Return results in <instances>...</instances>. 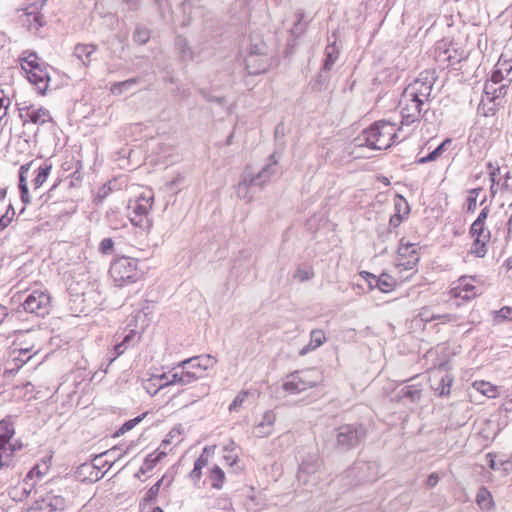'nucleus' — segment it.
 I'll return each mask as SVG.
<instances>
[{
	"mask_svg": "<svg viewBox=\"0 0 512 512\" xmlns=\"http://www.w3.org/2000/svg\"><path fill=\"white\" fill-rule=\"evenodd\" d=\"M14 215H15V211L13 210L12 206L9 205L5 214L0 217V231H3L5 228H7L11 224V222L13 221Z\"/></svg>",
	"mask_w": 512,
	"mask_h": 512,
	"instance_id": "nucleus-40",
	"label": "nucleus"
},
{
	"mask_svg": "<svg viewBox=\"0 0 512 512\" xmlns=\"http://www.w3.org/2000/svg\"><path fill=\"white\" fill-rule=\"evenodd\" d=\"M439 482V476L437 473H432L429 475L428 479H427V486L429 487H434L438 484Z\"/></svg>",
	"mask_w": 512,
	"mask_h": 512,
	"instance_id": "nucleus-55",
	"label": "nucleus"
},
{
	"mask_svg": "<svg viewBox=\"0 0 512 512\" xmlns=\"http://www.w3.org/2000/svg\"><path fill=\"white\" fill-rule=\"evenodd\" d=\"M432 85L424 80L416 79L403 91L399 109L402 115V124L409 125L420 118L423 104L428 101Z\"/></svg>",
	"mask_w": 512,
	"mask_h": 512,
	"instance_id": "nucleus-1",
	"label": "nucleus"
},
{
	"mask_svg": "<svg viewBox=\"0 0 512 512\" xmlns=\"http://www.w3.org/2000/svg\"><path fill=\"white\" fill-rule=\"evenodd\" d=\"M314 275L312 267H299L294 274V277L301 282L311 279Z\"/></svg>",
	"mask_w": 512,
	"mask_h": 512,
	"instance_id": "nucleus-37",
	"label": "nucleus"
},
{
	"mask_svg": "<svg viewBox=\"0 0 512 512\" xmlns=\"http://www.w3.org/2000/svg\"><path fill=\"white\" fill-rule=\"evenodd\" d=\"M437 378L439 381L434 386L435 392L440 396L449 395L454 381V376L451 373H446L445 375Z\"/></svg>",
	"mask_w": 512,
	"mask_h": 512,
	"instance_id": "nucleus-24",
	"label": "nucleus"
},
{
	"mask_svg": "<svg viewBox=\"0 0 512 512\" xmlns=\"http://www.w3.org/2000/svg\"><path fill=\"white\" fill-rule=\"evenodd\" d=\"M507 226H508V235L512 236V215L510 216V218L508 220Z\"/></svg>",
	"mask_w": 512,
	"mask_h": 512,
	"instance_id": "nucleus-59",
	"label": "nucleus"
},
{
	"mask_svg": "<svg viewBox=\"0 0 512 512\" xmlns=\"http://www.w3.org/2000/svg\"><path fill=\"white\" fill-rule=\"evenodd\" d=\"M108 274L113 284L122 288L140 281L144 271L140 268V259L123 255L112 260Z\"/></svg>",
	"mask_w": 512,
	"mask_h": 512,
	"instance_id": "nucleus-5",
	"label": "nucleus"
},
{
	"mask_svg": "<svg viewBox=\"0 0 512 512\" xmlns=\"http://www.w3.org/2000/svg\"><path fill=\"white\" fill-rule=\"evenodd\" d=\"M9 317L8 308L2 304H0V325L4 322L5 319Z\"/></svg>",
	"mask_w": 512,
	"mask_h": 512,
	"instance_id": "nucleus-56",
	"label": "nucleus"
},
{
	"mask_svg": "<svg viewBox=\"0 0 512 512\" xmlns=\"http://www.w3.org/2000/svg\"><path fill=\"white\" fill-rule=\"evenodd\" d=\"M405 395L412 400H418L421 396V389L417 386H408Z\"/></svg>",
	"mask_w": 512,
	"mask_h": 512,
	"instance_id": "nucleus-50",
	"label": "nucleus"
},
{
	"mask_svg": "<svg viewBox=\"0 0 512 512\" xmlns=\"http://www.w3.org/2000/svg\"><path fill=\"white\" fill-rule=\"evenodd\" d=\"M495 130L492 127H477L470 137V142L481 149H489L494 143Z\"/></svg>",
	"mask_w": 512,
	"mask_h": 512,
	"instance_id": "nucleus-17",
	"label": "nucleus"
},
{
	"mask_svg": "<svg viewBox=\"0 0 512 512\" xmlns=\"http://www.w3.org/2000/svg\"><path fill=\"white\" fill-rule=\"evenodd\" d=\"M378 282L377 288L381 292L390 293L396 288L398 280L387 273H382L379 276Z\"/></svg>",
	"mask_w": 512,
	"mask_h": 512,
	"instance_id": "nucleus-27",
	"label": "nucleus"
},
{
	"mask_svg": "<svg viewBox=\"0 0 512 512\" xmlns=\"http://www.w3.org/2000/svg\"><path fill=\"white\" fill-rule=\"evenodd\" d=\"M479 110L486 117L494 116L496 114L495 107L493 105L487 107V104L484 101L481 102V104L479 106Z\"/></svg>",
	"mask_w": 512,
	"mask_h": 512,
	"instance_id": "nucleus-52",
	"label": "nucleus"
},
{
	"mask_svg": "<svg viewBox=\"0 0 512 512\" xmlns=\"http://www.w3.org/2000/svg\"><path fill=\"white\" fill-rule=\"evenodd\" d=\"M402 132L396 123L380 120L364 131V137L369 147L381 150L402 141L406 137Z\"/></svg>",
	"mask_w": 512,
	"mask_h": 512,
	"instance_id": "nucleus-4",
	"label": "nucleus"
},
{
	"mask_svg": "<svg viewBox=\"0 0 512 512\" xmlns=\"http://www.w3.org/2000/svg\"><path fill=\"white\" fill-rule=\"evenodd\" d=\"M320 379L317 369L309 368L290 374L283 384L285 391L298 393L315 386Z\"/></svg>",
	"mask_w": 512,
	"mask_h": 512,
	"instance_id": "nucleus-13",
	"label": "nucleus"
},
{
	"mask_svg": "<svg viewBox=\"0 0 512 512\" xmlns=\"http://www.w3.org/2000/svg\"><path fill=\"white\" fill-rule=\"evenodd\" d=\"M41 16L38 13H24L20 17L23 25H27L29 29H38L42 24L40 22Z\"/></svg>",
	"mask_w": 512,
	"mask_h": 512,
	"instance_id": "nucleus-31",
	"label": "nucleus"
},
{
	"mask_svg": "<svg viewBox=\"0 0 512 512\" xmlns=\"http://www.w3.org/2000/svg\"><path fill=\"white\" fill-rule=\"evenodd\" d=\"M153 512H163V510L160 507H155Z\"/></svg>",
	"mask_w": 512,
	"mask_h": 512,
	"instance_id": "nucleus-61",
	"label": "nucleus"
},
{
	"mask_svg": "<svg viewBox=\"0 0 512 512\" xmlns=\"http://www.w3.org/2000/svg\"><path fill=\"white\" fill-rule=\"evenodd\" d=\"M224 452H225V454H224L223 458H224L225 463L228 466L232 467L238 463L239 454L235 447H226L224 449Z\"/></svg>",
	"mask_w": 512,
	"mask_h": 512,
	"instance_id": "nucleus-35",
	"label": "nucleus"
},
{
	"mask_svg": "<svg viewBox=\"0 0 512 512\" xmlns=\"http://www.w3.org/2000/svg\"><path fill=\"white\" fill-rule=\"evenodd\" d=\"M338 444L347 448L354 447L360 443L358 429L352 425H343L339 428L337 435Z\"/></svg>",
	"mask_w": 512,
	"mask_h": 512,
	"instance_id": "nucleus-18",
	"label": "nucleus"
},
{
	"mask_svg": "<svg viewBox=\"0 0 512 512\" xmlns=\"http://www.w3.org/2000/svg\"><path fill=\"white\" fill-rule=\"evenodd\" d=\"M489 213V207H484L470 228V234L473 238L470 252L477 257L485 256L487 253V245L491 239V232L486 227V220L489 216Z\"/></svg>",
	"mask_w": 512,
	"mask_h": 512,
	"instance_id": "nucleus-11",
	"label": "nucleus"
},
{
	"mask_svg": "<svg viewBox=\"0 0 512 512\" xmlns=\"http://www.w3.org/2000/svg\"><path fill=\"white\" fill-rule=\"evenodd\" d=\"M494 319L497 321L512 320V307L504 306L494 313Z\"/></svg>",
	"mask_w": 512,
	"mask_h": 512,
	"instance_id": "nucleus-43",
	"label": "nucleus"
},
{
	"mask_svg": "<svg viewBox=\"0 0 512 512\" xmlns=\"http://www.w3.org/2000/svg\"><path fill=\"white\" fill-rule=\"evenodd\" d=\"M51 304V297L47 290L36 289L24 300L23 308L26 312L44 316L48 313Z\"/></svg>",
	"mask_w": 512,
	"mask_h": 512,
	"instance_id": "nucleus-14",
	"label": "nucleus"
},
{
	"mask_svg": "<svg viewBox=\"0 0 512 512\" xmlns=\"http://www.w3.org/2000/svg\"><path fill=\"white\" fill-rule=\"evenodd\" d=\"M419 316L421 317V319L423 321H426V322H429V321H432V320H435V319L439 318L438 316H435V315L430 316L428 314V309L427 308H422V310L419 313Z\"/></svg>",
	"mask_w": 512,
	"mask_h": 512,
	"instance_id": "nucleus-54",
	"label": "nucleus"
},
{
	"mask_svg": "<svg viewBox=\"0 0 512 512\" xmlns=\"http://www.w3.org/2000/svg\"><path fill=\"white\" fill-rule=\"evenodd\" d=\"M15 429L11 417L0 421V468L10 465L14 453L22 448V444L14 440Z\"/></svg>",
	"mask_w": 512,
	"mask_h": 512,
	"instance_id": "nucleus-12",
	"label": "nucleus"
},
{
	"mask_svg": "<svg viewBox=\"0 0 512 512\" xmlns=\"http://www.w3.org/2000/svg\"><path fill=\"white\" fill-rule=\"evenodd\" d=\"M476 502L482 510H491L494 506L490 491L484 487L479 489Z\"/></svg>",
	"mask_w": 512,
	"mask_h": 512,
	"instance_id": "nucleus-28",
	"label": "nucleus"
},
{
	"mask_svg": "<svg viewBox=\"0 0 512 512\" xmlns=\"http://www.w3.org/2000/svg\"><path fill=\"white\" fill-rule=\"evenodd\" d=\"M472 387L477 392H479L480 394H482L483 396L488 397V398H496L500 394L498 386H496L488 381H485V380L474 381L472 383Z\"/></svg>",
	"mask_w": 512,
	"mask_h": 512,
	"instance_id": "nucleus-22",
	"label": "nucleus"
},
{
	"mask_svg": "<svg viewBox=\"0 0 512 512\" xmlns=\"http://www.w3.org/2000/svg\"><path fill=\"white\" fill-rule=\"evenodd\" d=\"M504 79H507L506 76H504L503 71L499 68V66L496 64L495 69L491 75L490 81L493 84H498L502 82Z\"/></svg>",
	"mask_w": 512,
	"mask_h": 512,
	"instance_id": "nucleus-48",
	"label": "nucleus"
},
{
	"mask_svg": "<svg viewBox=\"0 0 512 512\" xmlns=\"http://www.w3.org/2000/svg\"><path fill=\"white\" fill-rule=\"evenodd\" d=\"M19 64L24 71L27 80L36 87L38 93L44 96L49 88V65L35 52L24 51L19 56Z\"/></svg>",
	"mask_w": 512,
	"mask_h": 512,
	"instance_id": "nucleus-3",
	"label": "nucleus"
},
{
	"mask_svg": "<svg viewBox=\"0 0 512 512\" xmlns=\"http://www.w3.org/2000/svg\"><path fill=\"white\" fill-rule=\"evenodd\" d=\"M129 338H130V336H129V335H128V336H126V337H125V339H124V341H123L122 343H119V344H117V345L114 347L115 356H114V358H113L112 360H114L115 358L119 357L120 355H122V354L124 353V351H125L124 343H125L126 341H128V340H129Z\"/></svg>",
	"mask_w": 512,
	"mask_h": 512,
	"instance_id": "nucleus-53",
	"label": "nucleus"
},
{
	"mask_svg": "<svg viewBox=\"0 0 512 512\" xmlns=\"http://www.w3.org/2000/svg\"><path fill=\"white\" fill-rule=\"evenodd\" d=\"M360 276L368 283L370 289L377 288L379 276L367 271L360 272Z\"/></svg>",
	"mask_w": 512,
	"mask_h": 512,
	"instance_id": "nucleus-46",
	"label": "nucleus"
},
{
	"mask_svg": "<svg viewBox=\"0 0 512 512\" xmlns=\"http://www.w3.org/2000/svg\"><path fill=\"white\" fill-rule=\"evenodd\" d=\"M208 478L214 489H221L225 482V473L219 466L215 465L210 469Z\"/></svg>",
	"mask_w": 512,
	"mask_h": 512,
	"instance_id": "nucleus-29",
	"label": "nucleus"
},
{
	"mask_svg": "<svg viewBox=\"0 0 512 512\" xmlns=\"http://www.w3.org/2000/svg\"><path fill=\"white\" fill-rule=\"evenodd\" d=\"M0 194H1V197H5V192L0 191Z\"/></svg>",
	"mask_w": 512,
	"mask_h": 512,
	"instance_id": "nucleus-63",
	"label": "nucleus"
},
{
	"mask_svg": "<svg viewBox=\"0 0 512 512\" xmlns=\"http://www.w3.org/2000/svg\"><path fill=\"white\" fill-rule=\"evenodd\" d=\"M215 363V358L210 355L186 359L180 364L181 370L175 371L166 384H189L202 377Z\"/></svg>",
	"mask_w": 512,
	"mask_h": 512,
	"instance_id": "nucleus-7",
	"label": "nucleus"
},
{
	"mask_svg": "<svg viewBox=\"0 0 512 512\" xmlns=\"http://www.w3.org/2000/svg\"><path fill=\"white\" fill-rule=\"evenodd\" d=\"M248 395H249L248 391H246V390L240 391L236 395L234 400L231 402V404L229 405V411L232 412V411L238 410L244 404Z\"/></svg>",
	"mask_w": 512,
	"mask_h": 512,
	"instance_id": "nucleus-36",
	"label": "nucleus"
},
{
	"mask_svg": "<svg viewBox=\"0 0 512 512\" xmlns=\"http://www.w3.org/2000/svg\"><path fill=\"white\" fill-rule=\"evenodd\" d=\"M146 416V413L142 414L141 416H138L136 418L130 419L126 421L118 430L117 435L124 434L131 429H133L138 423H140L143 418Z\"/></svg>",
	"mask_w": 512,
	"mask_h": 512,
	"instance_id": "nucleus-38",
	"label": "nucleus"
},
{
	"mask_svg": "<svg viewBox=\"0 0 512 512\" xmlns=\"http://www.w3.org/2000/svg\"><path fill=\"white\" fill-rule=\"evenodd\" d=\"M497 65L503 71L504 76H506L508 80H512V59L508 60L501 57Z\"/></svg>",
	"mask_w": 512,
	"mask_h": 512,
	"instance_id": "nucleus-39",
	"label": "nucleus"
},
{
	"mask_svg": "<svg viewBox=\"0 0 512 512\" xmlns=\"http://www.w3.org/2000/svg\"><path fill=\"white\" fill-rule=\"evenodd\" d=\"M13 346V354H17V356H14L11 368L5 370L3 377L6 385H12L13 388H18V385L14 384L12 379L18 370L32 357V355H29L26 358H23L22 356L31 352L37 354L39 349H36L34 340L27 335L18 337L14 341Z\"/></svg>",
	"mask_w": 512,
	"mask_h": 512,
	"instance_id": "nucleus-10",
	"label": "nucleus"
},
{
	"mask_svg": "<svg viewBox=\"0 0 512 512\" xmlns=\"http://www.w3.org/2000/svg\"><path fill=\"white\" fill-rule=\"evenodd\" d=\"M166 456V453L161 451V452H154V453H151L147 458H146V463L148 464V467L149 468H152L154 467L159 461H161L164 457Z\"/></svg>",
	"mask_w": 512,
	"mask_h": 512,
	"instance_id": "nucleus-47",
	"label": "nucleus"
},
{
	"mask_svg": "<svg viewBox=\"0 0 512 512\" xmlns=\"http://www.w3.org/2000/svg\"><path fill=\"white\" fill-rule=\"evenodd\" d=\"M99 252L102 255H109L114 251V241L112 238H104L99 243L98 247Z\"/></svg>",
	"mask_w": 512,
	"mask_h": 512,
	"instance_id": "nucleus-41",
	"label": "nucleus"
},
{
	"mask_svg": "<svg viewBox=\"0 0 512 512\" xmlns=\"http://www.w3.org/2000/svg\"><path fill=\"white\" fill-rule=\"evenodd\" d=\"M438 61L446 62L448 65L459 63L464 58L463 51L455 47L453 43H442L437 47Z\"/></svg>",
	"mask_w": 512,
	"mask_h": 512,
	"instance_id": "nucleus-15",
	"label": "nucleus"
},
{
	"mask_svg": "<svg viewBox=\"0 0 512 512\" xmlns=\"http://www.w3.org/2000/svg\"><path fill=\"white\" fill-rule=\"evenodd\" d=\"M481 191L480 188L472 189L469 191V196L467 199V210L469 212H474L477 206V197L479 192Z\"/></svg>",
	"mask_w": 512,
	"mask_h": 512,
	"instance_id": "nucleus-44",
	"label": "nucleus"
},
{
	"mask_svg": "<svg viewBox=\"0 0 512 512\" xmlns=\"http://www.w3.org/2000/svg\"><path fill=\"white\" fill-rule=\"evenodd\" d=\"M52 465V457L48 456L37 462L34 467L28 472L26 479L30 481H38L45 476Z\"/></svg>",
	"mask_w": 512,
	"mask_h": 512,
	"instance_id": "nucleus-20",
	"label": "nucleus"
},
{
	"mask_svg": "<svg viewBox=\"0 0 512 512\" xmlns=\"http://www.w3.org/2000/svg\"><path fill=\"white\" fill-rule=\"evenodd\" d=\"M52 170V165L43 163L35 166V161H29L19 168V190L21 201L24 204L31 203L32 197L29 192L28 180H31L32 189L37 191L47 181Z\"/></svg>",
	"mask_w": 512,
	"mask_h": 512,
	"instance_id": "nucleus-6",
	"label": "nucleus"
},
{
	"mask_svg": "<svg viewBox=\"0 0 512 512\" xmlns=\"http://www.w3.org/2000/svg\"><path fill=\"white\" fill-rule=\"evenodd\" d=\"M506 276L512 282V256L506 261Z\"/></svg>",
	"mask_w": 512,
	"mask_h": 512,
	"instance_id": "nucleus-57",
	"label": "nucleus"
},
{
	"mask_svg": "<svg viewBox=\"0 0 512 512\" xmlns=\"http://www.w3.org/2000/svg\"><path fill=\"white\" fill-rule=\"evenodd\" d=\"M492 87L489 84L485 85V94L488 96L490 104L497 98L503 97L507 94L506 85H501L498 88L491 90Z\"/></svg>",
	"mask_w": 512,
	"mask_h": 512,
	"instance_id": "nucleus-34",
	"label": "nucleus"
},
{
	"mask_svg": "<svg viewBox=\"0 0 512 512\" xmlns=\"http://www.w3.org/2000/svg\"><path fill=\"white\" fill-rule=\"evenodd\" d=\"M482 281L477 276L462 275L454 280L449 287V298L462 305L473 301L482 294Z\"/></svg>",
	"mask_w": 512,
	"mask_h": 512,
	"instance_id": "nucleus-9",
	"label": "nucleus"
},
{
	"mask_svg": "<svg viewBox=\"0 0 512 512\" xmlns=\"http://www.w3.org/2000/svg\"><path fill=\"white\" fill-rule=\"evenodd\" d=\"M446 364L442 363L440 364L438 367H437V370L441 371V370H445L446 369Z\"/></svg>",
	"mask_w": 512,
	"mask_h": 512,
	"instance_id": "nucleus-60",
	"label": "nucleus"
},
{
	"mask_svg": "<svg viewBox=\"0 0 512 512\" xmlns=\"http://www.w3.org/2000/svg\"><path fill=\"white\" fill-rule=\"evenodd\" d=\"M326 340H327L326 334L323 330H321V329L312 330L310 333L309 344L301 350L300 354L304 355V354L308 353L309 351L317 349L318 347L322 346L326 342Z\"/></svg>",
	"mask_w": 512,
	"mask_h": 512,
	"instance_id": "nucleus-23",
	"label": "nucleus"
},
{
	"mask_svg": "<svg viewBox=\"0 0 512 512\" xmlns=\"http://www.w3.org/2000/svg\"><path fill=\"white\" fill-rule=\"evenodd\" d=\"M38 505L35 510L43 511V512H55L58 509H62L63 499L61 497L47 494L42 498L41 502L37 501Z\"/></svg>",
	"mask_w": 512,
	"mask_h": 512,
	"instance_id": "nucleus-21",
	"label": "nucleus"
},
{
	"mask_svg": "<svg viewBox=\"0 0 512 512\" xmlns=\"http://www.w3.org/2000/svg\"><path fill=\"white\" fill-rule=\"evenodd\" d=\"M24 124L32 123L34 125H44L53 122V117L50 111L44 107L29 106L24 109Z\"/></svg>",
	"mask_w": 512,
	"mask_h": 512,
	"instance_id": "nucleus-16",
	"label": "nucleus"
},
{
	"mask_svg": "<svg viewBox=\"0 0 512 512\" xmlns=\"http://www.w3.org/2000/svg\"><path fill=\"white\" fill-rule=\"evenodd\" d=\"M420 248L414 243L401 242L394 259V268L399 280L405 281L417 271Z\"/></svg>",
	"mask_w": 512,
	"mask_h": 512,
	"instance_id": "nucleus-8",
	"label": "nucleus"
},
{
	"mask_svg": "<svg viewBox=\"0 0 512 512\" xmlns=\"http://www.w3.org/2000/svg\"><path fill=\"white\" fill-rule=\"evenodd\" d=\"M150 38L149 30L146 28H138L134 35L133 39L135 42L139 44H145Z\"/></svg>",
	"mask_w": 512,
	"mask_h": 512,
	"instance_id": "nucleus-45",
	"label": "nucleus"
},
{
	"mask_svg": "<svg viewBox=\"0 0 512 512\" xmlns=\"http://www.w3.org/2000/svg\"><path fill=\"white\" fill-rule=\"evenodd\" d=\"M10 105L11 99L9 95L3 89H0V126H2L3 121L8 115Z\"/></svg>",
	"mask_w": 512,
	"mask_h": 512,
	"instance_id": "nucleus-32",
	"label": "nucleus"
},
{
	"mask_svg": "<svg viewBox=\"0 0 512 512\" xmlns=\"http://www.w3.org/2000/svg\"><path fill=\"white\" fill-rule=\"evenodd\" d=\"M394 208L395 213L390 217V224L398 227L410 214V206L403 196L396 195L394 198Z\"/></svg>",
	"mask_w": 512,
	"mask_h": 512,
	"instance_id": "nucleus-19",
	"label": "nucleus"
},
{
	"mask_svg": "<svg viewBox=\"0 0 512 512\" xmlns=\"http://www.w3.org/2000/svg\"><path fill=\"white\" fill-rule=\"evenodd\" d=\"M136 82L137 81H136L135 78L127 79V80L122 81V82H116V83L111 85L110 91L114 95H119V94L122 93V88L123 87L131 86V85L135 84Z\"/></svg>",
	"mask_w": 512,
	"mask_h": 512,
	"instance_id": "nucleus-42",
	"label": "nucleus"
},
{
	"mask_svg": "<svg viewBox=\"0 0 512 512\" xmlns=\"http://www.w3.org/2000/svg\"><path fill=\"white\" fill-rule=\"evenodd\" d=\"M246 68L249 74L258 75L266 71V64L258 55H250L246 60Z\"/></svg>",
	"mask_w": 512,
	"mask_h": 512,
	"instance_id": "nucleus-26",
	"label": "nucleus"
},
{
	"mask_svg": "<svg viewBox=\"0 0 512 512\" xmlns=\"http://www.w3.org/2000/svg\"><path fill=\"white\" fill-rule=\"evenodd\" d=\"M163 482V478L160 479L157 483H155L143 496L140 506L142 509L146 508L147 504L154 503L159 494L161 484Z\"/></svg>",
	"mask_w": 512,
	"mask_h": 512,
	"instance_id": "nucleus-30",
	"label": "nucleus"
},
{
	"mask_svg": "<svg viewBox=\"0 0 512 512\" xmlns=\"http://www.w3.org/2000/svg\"><path fill=\"white\" fill-rule=\"evenodd\" d=\"M97 47L92 44H78L75 47V55L81 59L85 65H89L92 61L91 56L95 53Z\"/></svg>",
	"mask_w": 512,
	"mask_h": 512,
	"instance_id": "nucleus-25",
	"label": "nucleus"
},
{
	"mask_svg": "<svg viewBox=\"0 0 512 512\" xmlns=\"http://www.w3.org/2000/svg\"><path fill=\"white\" fill-rule=\"evenodd\" d=\"M208 465V457L204 454H202L195 462L194 468L190 473V477L195 480L199 481L202 476V469L205 468Z\"/></svg>",
	"mask_w": 512,
	"mask_h": 512,
	"instance_id": "nucleus-33",
	"label": "nucleus"
},
{
	"mask_svg": "<svg viewBox=\"0 0 512 512\" xmlns=\"http://www.w3.org/2000/svg\"><path fill=\"white\" fill-rule=\"evenodd\" d=\"M507 404L511 406L509 409H512V398L509 401H507Z\"/></svg>",
	"mask_w": 512,
	"mask_h": 512,
	"instance_id": "nucleus-62",
	"label": "nucleus"
},
{
	"mask_svg": "<svg viewBox=\"0 0 512 512\" xmlns=\"http://www.w3.org/2000/svg\"><path fill=\"white\" fill-rule=\"evenodd\" d=\"M153 205L154 195L151 191L141 193L129 204V220L142 240L148 239L153 227V220L149 216Z\"/></svg>",
	"mask_w": 512,
	"mask_h": 512,
	"instance_id": "nucleus-2",
	"label": "nucleus"
},
{
	"mask_svg": "<svg viewBox=\"0 0 512 512\" xmlns=\"http://www.w3.org/2000/svg\"><path fill=\"white\" fill-rule=\"evenodd\" d=\"M451 142L452 140L450 138L444 140L436 149L432 151V156L438 159L441 156V154L445 151L447 145L451 144Z\"/></svg>",
	"mask_w": 512,
	"mask_h": 512,
	"instance_id": "nucleus-51",
	"label": "nucleus"
},
{
	"mask_svg": "<svg viewBox=\"0 0 512 512\" xmlns=\"http://www.w3.org/2000/svg\"><path fill=\"white\" fill-rule=\"evenodd\" d=\"M487 167L492 182L491 188H493V186L498 183L497 177L500 173V168L498 166H494L492 163H488Z\"/></svg>",
	"mask_w": 512,
	"mask_h": 512,
	"instance_id": "nucleus-49",
	"label": "nucleus"
},
{
	"mask_svg": "<svg viewBox=\"0 0 512 512\" xmlns=\"http://www.w3.org/2000/svg\"><path fill=\"white\" fill-rule=\"evenodd\" d=\"M435 160H436V158L434 156H432V152H431L427 156L420 158L419 162L427 163V162H431V161H435Z\"/></svg>",
	"mask_w": 512,
	"mask_h": 512,
	"instance_id": "nucleus-58",
	"label": "nucleus"
}]
</instances>
